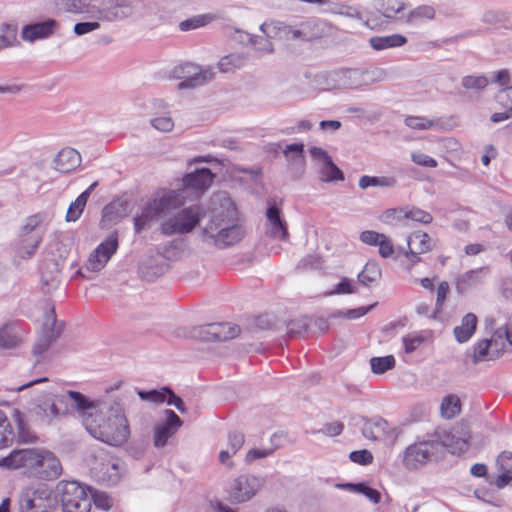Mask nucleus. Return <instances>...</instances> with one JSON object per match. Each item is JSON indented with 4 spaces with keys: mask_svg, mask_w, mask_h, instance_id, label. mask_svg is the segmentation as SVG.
Instances as JSON below:
<instances>
[{
    "mask_svg": "<svg viewBox=\"0 0 512 512\" xmlns=\"http://www.w3.org/2000/svg\"><path fill=\"white\" fill-rule=\"evenodd\" d=\"M84 426L92 437L111 446L124 444L130 435L122 403L117 400L102 401L97 414L84 416Z\"/></svg>",
    "mask_w": 512,
    "mask_h": 512,
    "instance_id": "f257e3e1",
    "label": "nucleus"
},
{
    "mask_svg": "<svg viewBox=\"0 0 512 512\" xmlns=\"http://www.w3.org/2000/svg\"><path fill=\"white\" fill-rule=\"evenodd\" d=\"M0 466L9 469L24 468L31 475L43 480L56 479L62 473L61 463L54 453L38 448L14 450L0 460Z\"/></svg>",
    "mask_w": 512,
    "mask_h": 512,
    "instance_id": "f03ea898",
    "label": "nucleus"
},
{
    "mask_svg": "<svg viewBox=\"0 0 512 512\" xmlns=\"http://www.w3.org/2000/svg\"><path fill=\"white\" fill-rule=\"evenodd\" d=\"M202 236L205 242L213 243L218 248L234 245L241 240L243 230L237 223L236 208L229 199L224 200L220 210L213 209Z\"/></svg>",
    "mask_w": 512,
    "mask_h": 512,
    "instance_id": "7ed1b4c3",
    "label": "nucleus"
},
{
    "mask_svg": "<svg viewBox=\"0 0 512 512\" xmlns=\"http://www.w3.org/2000/svg\"><path fill=\"white\" fill-rule=\"evenodd\" d=\"M266 37L255 36L253 46L261 52H272L273 46L268 38H277L283 41H311L319 36L315 22L312 19L296 24H287L280 21L262 24L260 26Z\"/></svg>",
    "mask_w": 512,
    "mask_h": 512,
    "instance_id": "20e7f679",
    "label": "nucleus"
},
{
    "mask_svg": "<svg viewBox=\"0 0 512 512\" xmlns=\"http://www.w3.org/2000/svg\"><path fill=\"white\" fill-rule=\"evenodd\" d=\"M183 205V197L174 190L158 191L134 218V229L140 233L153 220L166 219Z\"/></svg>",
    "mask_w": 512,
    "mask_h": 512,
    "instance_id": "39448f33",
    "label": "nucleus"
},
{
    "mask_svg": "<svg viewBox=\"0 0 512 512\" xmlns=\"http://www.w3.org/2000/svg\"><path fill=\"white\" fill-rule=\"evenodd\" d=\"M206 215L205 209L198 204L178 210L164 219L160 231L165 236L190 233Z\"/></svg>",
    "mask_w": 512,
    "mask_h": 512,
    "instance_id": "423d86ee",
    "label": "nucleus"
},
{
    "mask_svg": "<svg viewBox=\"0 0 512 512\" xmlns=\"http://www.w3.org/2000/svg\"><path fill=\"white\" fill-rule=\"evenodd\" d=\"M41 222L42 216L34 214L25 218L19 227L15 249L20 258H30L42 242L44 232L40 228Z\"/></svg>",
    "mask_w": 512,
    "mask_h": 512,
    "instance_id": "0eeeda50",
    "label": "nucleus"
},
{
    "mask_svg": "<svg viewBox=\"0 0 512 512\" xmlns=\"http://www.w3.org/2000/svg\"><path fill=\"white\" fill-rule=\"evenodd\" d=\"M19 512H55L57 499L46 485L28 487L18 498Z\"/></svg>",
    "mask_w": 512,
    "mask_h": 512,
    "instance_id": "6e6552de",
    "label": "nucleus"
},
{
    "mask_svg": "<svg viewBox=\"0 0 512 512\" xmlns=\"http://www.w3.org/2000/svg\"><path fill=\"white\" fill-rule=\"evenodd\" d=\"M215 73L211 67L202 68L193 63H182L173 68L171 77L181 80L177 89H194L203 86L214 79Z\"/></svg>",
    "mask_w": 512,
    "mask_h": 512,
    "instance_id": "1a4fd4ad",
    "label": "nucleus"
},
{
    "mask_svg": "<svg viewBox=\"0 0 512 512\" xmlns=\"http://www.w3.org/2000/svg\"><path fill=\"white\" fill-rule=\"evenodd\" d=\"M61 503L63 512H89L92 499L88 496L86 488L77 481H61Z\"/></svg>",
    "mask_w": 512,
    "mask_h": 512,
    "instance_id": "9d476101",
    "label": "nucleus"
},
{
    "mask_svg": "<svg viewBox=\"0 0 512 512\" xmlns=\"http://www.w3.org/2000/svg\"><path fill=\"white\" fill-rule=\"evenodd\" d=\"M440 450L441 443L438 440L411 444L404 451L403 464L408 470H418L432 461Z\"/></svg>",
    "mask_w": 512,
    "mask_h": 512,
    "instance_id": "9b49d317",
    "label": "nucleus"
},
{
    "mask_svg": "<svg viewBox=\"0 0 512 512\" xmlns=\"http://www.w3.org/2000/svg\"><path fill=\"white\" fill-rule=\"evenodd\" d=\"M90 470L93 477L105 485H116L120 480L119 463L99 450L93 455Z\"/></svg>",
    "mask_w": 512,
    "mask_h": 512,
    "instance_id": "f8f14e48",
    "label": "nucleus"
},
{
    "mask_svg": "<svg viewBox=\"0 0 512 512\" xmlns=\"http://www.w3.org/2000/svg\"><path fill=\"white\" fill-rule=\"evenodd\" d=\"M118 249V236L117 233H111L107 238L100 243L97 248L90 254L86 268L89 271L98 272L102 270L112 255Z\"/></svg>",
    "mask_w": 512,
    "mask_h": 512,
    "instance_id": "ddd939ff",
    "label": "nucleus"
},
{
    "mask_svg": "<svg viewBox=\"0 0 512 512\" xmlns=\"http://www.w3.org/2000/svg\"><path fill=\"white\" fill-rule=\"evenodd\" d=\"M60 334L61 327L56 325L55 310L54 307H51L46 313L43 332L33 345V354L38 356L46 352L51 344L59 338Z\"/></svg>",
    "mask_w": 512,
    "mask_h": 512,
    "instance_id": "4468645a",
    "label": "nucleus"
},
{
    "mask_svg": "<svg viewBox=\"0 0 512 512\" xmlns=\"http://www.w3.org/2000/svg\"><path fill=\"white\" fill-rule=\"evenodd\" d=\"M260 486L259 479L252 475H241L236 478L229 491L230 500L234 503H243L250 500Z\"/></svg>",
    "mask_w": 512,
    "mask_h": 512,
    "instance_id": "2eb2a0df",
    "label": "nucleus"
},
{
    "mask_svg": "<svg viewBox=\"0 0 512 512\" xmlns=\"http://www.w3.org/2000/svg\"><path fill=\"white\" fill-rule=\"evenodd\" d=\"M67 412L66 397L58 395L55 396L54 400L44 401L35 405L32 409V413L42 424H50L54 418L65 415Z\"/></svg>",
    "mask_w": 512,
    "mask_h": 512,
    "instance_id": "dca6fc26",
    "label": "nucleus"
},
{
    "mask_svg": "<svg viewBox=\"0 0 512 512\" xmlns=\"http://www.w3.org/2000/svg\"><path fill=\"white\" fill-rule=\"evenodd\" d=\"M164 423L156 425L154 429V446L157 448L164 447L168 439L171 438L177 430L182 426L183 422L173 410H165Z\"/></svg>",
    "mask_w": 512,
    "mask_h": 512,
    "instance_id": "f3484780",
    "label": "nucleus"
},
{
    "mask_svg": "<svg viewBox=\"0 0 512 512\" xmlns=\"http://www.w3.org/2000/svg\"><path fill=\"white\" fill-rule=\"evenodd\" d=\"M58 23L54 19H46L25 25L21 30V37L28 42L45 39L54 34Z\"/></svg>",
    "mask_w": 512,
    "mask_h": 512,
    "instance_id": "a211bd4d",
    "label": "nucleus"
},
{
    "mask_svg": "<svg viewBox=\"0 0 512 512\" xmlns=\"http://www.w3.org/2000/svg\"><path fill=\"white\" fill-rule=\"evenodd\" d=\"M266 218L269 226V235L278 240L286 241L289 238L287 223L281 215V210L275 203L270 204L266 210Z\"/></svg>",
    "mask_w": 512,
    "mask_h": 512,
    "instance_id": "6ab92c4d",
    "label": "nucleus"
},
{
    "mask_svg": "<svg viewBox=\"0 0 512 512\" xmlns=\"http://www.w3.org/2000/svg\"><path fill=\"white\" fill-rule=\"evenodd\" d=\"M167 269V264L159 255L145 256L138 266V272L142 279L152 282L162 276Z\"/></svg>",
    "mask_w": 512,
    "mask_h": 512,
    "instance_id": "aec40b11",
    "label": "nucleus"
},
{
    "mask_svg": "<svg viewBox=\"0 0 512 512\" xmlns=\"http://www.w3.org/2000/svg\"><path fill=\"white\" fill-rule=\"evenodd\" d=\"M100 20L115 21L125 19L133 14L134 8L128 0H105Z\"/></svg>",
    "mask_w": 512,
    "mask_h": 512,
    "instance_id": "412c9836",
    "label": "nucleus"
},
{
    "mask_svg": "<svg viewBox=\"0 0 512 512\" xmlns=\"http://www.w3.org/2000/svg\"><path fill=\"white\" fill-rule=\"evenodd\" d=\"M80 153L71 147L60 150L55 156L53 163L54 168L61 173H69L74 171L81 165Z\"/></svg>",
    "mask_w": 512,
    "mask_h": 512,
    "instance_id": "4be33fe9",
    "label": "nucleus"
},
{
    "mask_svg": "<svg viewBox=\"0 0 512 512\" xmlns=\"http://www.w3.org/2000/svg\"><path fill=\"white\" fill-rule=\"evenodd\" d=\"M213 179L214 174L209 168H200L183 177V186L186 189L203 192L210 187Z\"/></svg>",
    "mask_w": 512,
    "mask_h": 512,
    "instance_id": "5701e85b",
    "label": "nucleus"
},
{
    "mask_svg": "<svg viewBox=\"0 0 512 512\" xmlns=\"http://www.w3.org/2000/svg\"><path fill=\"white\" fill-rule=\"evenodd\" d=\"M62 396L66 397V403L68 400H71L75 406V408L79 411L82 421L84 422V416L85 415H94L98 413V410L100 409V402H92L90 401L86 396H84L82 393L77 391H67Z\"/></svg>",
    "mask_w": 512,
    "mask_h": 512,
    "instance_id": "b1692460",
    "label": "nucleus"
},
{
    "mask_svg": "<svg viewBox=\"0 0 512 512\" xmlns=\"http://www.w3.org/2000/svg\"><path fill=\"white\" fill-rule=\"evenodd\" d=\"M334 77L342 88L357 89L363 86L361 69H341L335 72Z\"/></svg>",
    "mask_w": 512,
    "mask_h": 512,
    "instance_id": "393cba45",
    "label": "nucleus"
},
{
    "mask_svg": "<svg viewBox=\"0 0 512 512\" xmlns=\"http://www.w3.org/2000/svg\"><path fill=\"white\" fill-rule=\"evenodd\" d=\"M61 268L58 262L48 260L41 268V281L47 286V290L55 289L60 283Z\"/></svg>",
    "mask_w": 512,
    "mask_h": 512,
    "instance_id": "a878e982",
    "label": "nucleus"
},
{
    "mask_svg": "<svg viewBox=\"0 0 512 512\" xmlns=\"http://www.w3.org/2000/svg\"><path fill=\"white\" fill-rule=\"evenodd\" d=\"M477 317L473 313L466 314L461 321L460 326L454 328V335L459 343L467 342L474 334L477 327Z\"/></svg>",
    "mask_w": 512,
    "mask_h": 512,
    "instance_id": "bb28decb",
    "label": "nucleus"
},
{
    "mask_svg": "<svg viewBox=\"0 0 512 512\" xmlns=\"http://www.w3.org/2000/svg\"><path fill=\"white\" fill-rule=\"evenodd\" d=\"M452 437H458V442L452 444V453H463L468 450L471 439L469 426L464 423H458L452 429Z\"/></svg>",
    "mask_w": 512,
    "mask_h": 512,
    "instance_id": "cd10ccee",
    "label": "nucleus"
},
{
    "mask_svg": "<svg viewBox=\"0 0 512 512\" xmlns=\"http://www.w3.org/2000/svg\"><path fill=\"white\" fill-rule=\"evenodd\" d=\"M407 39L400 34L388 36H374L369 39V43L374 50L380 51L388 48L400 47L406 44Z\"/></svg>",
    "mask_w": 512,
    "mask_h": 512,
    "instance_id": "c85d7f7f",
    "label": "nucleus"
},
{
    "mask_svg": "<svg viewBox=\"0 0 512 512\" xmlns=\"http://www.w3.org/2000/svg\"><path fill=\"white\" fill-rule=\"evenodd\" d=\"M214 341H227L240 334V327L230 323H210Z\"/></svg>",
    "mask_w": 512,
    "mask_h": 512,
    "instance_id": "c756f323",
    "label": "nucleus"
},
{
    "mask_svg": "<svg viewBox=\"0 0 512 512\" xmlns=\"http://www.w3.org/2000/svg\"><path fill=\"white\" fill-rule=\"evenodd\" d=\"M407 249L420 254L427 253L431 250V238L426 232L417 231L412 233L407 238Z\"/></svg>",
    "mask_w": 512,
    "mask_h": 512,
    "instance_id": "7c9ffc66",
    "label": "nucleus"
},
{
    "mask_svg": "<svg viewBox=\"0 0 512 512\" xmlns=\"http://www.w3.org/2000/svg\"><path fill=\"white\" fill-rule=\"evenodd\" d=\"M20 343V337L15 330L13 322L5 323L0 327V348L9 350L16 348Z\"/></svg>",
    "mask_w": 512,
    "mask_h": 512,
    "instance_id": "2f4dec72",
    "label": "nucleus"
},
{
    "mask_svg": "<svg viewBox=\"0 0 512 512\" xmlns=\"http://www.w3.org/2000/svg\"><path fill=\"white\" fill-rule=\"evenodd\" d=\"M382 275L381 268L376 261H368L363 270L358 274V281L364 286L377 283Z\"/></svg>",
    "mask_w": 512,
    "mask_h": 512,
    "instance_id": "473e14b6",
    "label": "nucleus"
},
{
    "mask_svg": "<svg viewBox=\"0 0 512 512\" xmlns=\"http://www.w3.org/2000/svg\"><path fill=\"white\" fill-rule=\"evenodd\" d=\"M318 173L323 182L344 180L343 172L334 164L332 158L318 165Z\"/></svg>",
    "mask_w": 512,
    "mask_h": 512,
    "instance_id": "72a5a7b5",
    "label": "nucleus"
},
{
    "mask_svg": "<svg viewBox=\"0 0 512 512\" xmlns=\"http://www.w3.org/2000/svg\"><path fill=\"white\" fill-rule=\"evenodd\" d=\"M387 427L388 422L384 419L366 421L362 427V434L367 439L378 440L384 436Z\"/></svg>",
    "mask_w": 512,
    "mask_h": 512,
    "instance_id": "f704fd0d",
    "label": "nucleus"
},
{
    "mask_svg": "<svg viewBox=\"0 0 512 512\" xmlns=\"http://www.w3.org/2000/svg\"><path fill=\"white\" fill-rule=\"evenodd\" d=\"M404 123L411 129L428 130L432 128L444 129L443 123L440 120H432L422 116H408L405 118Z\"/></svg>",
    "mask_w": 512,
    "mask_h": 512,
    "instance_id": "c9c22d12",
    "label": "nucleus"
},
{
    "mask_svg": "<svg viewBox=\"0 0 512 512\" xmlns=\"http://www.w3.org/2000/svg\"><path fill=\"white\" fill-rule=\"evenodd\" d=\"M380 220L388 225L408 226L406 207L387 209L382 213Z\"/></svg>",
    "mask_w": 512,
    "mask_h": 512,
    "instance_id": "e433bc0d",
    "label": "nucleus"
},
{
    "mask_svg": "<svg viewBox=\"0 0 512 512\" xmlns=\"http://www.w3.org/2000/svg\"><path fill=\"white\" fill-rule=\"evenodd\" d=\"M358 185L363 190L369 187H395L396 180L393 177L364 175L360 177Z\"/></svg>",
    "mask_w": 512,
    "mask_h": 512,
    "instance_id": "4c0bfd02",
    "label": "nucleus"
},
{
    "mask_svg": "<svg viewBox=\"0 0 512 512\" xmlns=\"http://www.w3.org/2000/svg\"><path fill=\"white\" fill-rule=\"evenodd\" d=\"M404 8L405 2L403 0H378V10L388 19H394Z\"/></svg>",
    "mask_w": 512,
    "mask_h": 512,
    "instance_id": "58836bf2",
    "label": "nucleus"
},
{
    "mask_svg": "<svg viewBox=\"0 0 512 512\" xmlns=\"http://www.w3.org/2000/svg\"><path fill=\"white\" fill-rule=\"evenodd\" d=\"M15 436L16 435L6 414L0 410V449L11 445Z\"/></svg>",
    "mask_w": 512,
    "mask_h": 512,
    "instance_id": "ea45409f",
    "label": "nucleus"
},
{
    "mask_svg": "<svg viewBox=\"0 0 512 512\" xmlns=\"http://www.w3.org/2000/svg\"><path fill=\"white\" fill-rule=\"evenodd\" d=\"M461 402L458 396L449 395L442 400L440 411L442 417L451 419L460 413Z\"/></svg>",
    "mask_w": 512,
    "mask_h": 512,
    "instance_id": "a19ab883",
    "label": "nucleus"
},
{
    "mask_svg": "<svg viewBox=\"0 0 512 512\" xmlns=\"http://www.w3.org/2000/svg\"><path fill=\"white\" fill-rule=\"evenodd\" d=\"M12 418L14 419L17 429H18V438L22 442H34L37 437L29 431L26 426V423L23 419V414L18 409L12 410Z\"/></svg>",
    "mask_w": 512,
    "mask_h": 512,
    "instance_id": "79ce46f5",
    "label": "nucleus"
},
{
    "mask_svg": "<svg viewBox=\"0 0 512 512\" xmlns=\"http://www.w3.org/2000/svg\"><path fill=\"white\" fill-rule=\"evenodd\" d=\"M370 366L374 374L381 375L395 367V358L393 355L372 357L370 359Z\"/></svg>",
    "mask_w": 512,
    "mask_h": 512,
    "instance_id": "37998d69",
    "label": "nucleus"
},
{
    "mask_svg": "<svg viewBox=\"0 0 512 512\" xmlns=\"http://www.w3.org/2000/svg\"><path fill=\"white\" fill-rule=\"evenodd\" d=\"M87 194H80L75 201H73L67 210L66 221L75 222L82 215L87 203Z\"/></svg>",
    "mask_w": 512,
    "mask_h": 512,
    "instance_id": "c03bdc74",
    "label": "nucleus"
},
{
    "mask_svg": "<svg viewBox=\"0 0 512 512\" xmlns=\"http://www.w3.org/2000/svg\"><path fill=\"white\" fill-rule=\"evenodd\" d=\"M363 86L380 83L388 79V73L382 68L361 69Z\"/></svg>",
    "mask_w": 512,
    "mask_h": 512,
    "instance_id": "a18cd8bd",
    "label": "nucleus"
},
{
    "mask_svg": "<svg viewBox=\"0 0 512 512\" xmlns=\"http://www.w3.org/2000/svg\"><path fill=\"white\" fill-rule=\"evenodd\" d=\"M494 359L495 357H492V350L489 346L488 339L480 340L475 344L472 359L474 364Z\"/></svg>",
    "mask_w": 512,
    "mask_h": 512,
    "instance_id": "49530a36",
    "label": "nucleus"
},
{
    "mask_svg": "<svg viewBox=\"0 0 512 512\" xmlns=\"http://www.w3.org/2000/svg\"><path fill=\"white\" fill-rule=\"evenodd\" d=\"M435 17V9L429 5H421L410 11L407 15V23H415L418 20H431Z\"/></svg>",
    "mask_w": 512,
    "mask_h": 512,
    "instance_id": "de8ad7c7",
    "label": "nucleus"
},
{
    "mask_svg": "<svg viewBox=\"0 0 512 512\" xmlns=\"http://www.w3.org/2000/svg\"><path fill=\"white\" fill-rule=\"evenodd\" d=\"M244 57L239 54H230L220 59L218 67L222 72H231L244 65Z\"/></svg>",
    "mask_w": 512,
    "mask_h": 512,
    "instance_id": "09e8293b",
    "label": "nucleus"
},
{
    "mask_svg": "<svg viewBox=\"0 0 512 512\" xmlns=\"http://www.w3.org/2000/svg\"><path fill=\"white\" fill-rule=\"evenodd\" d=\"M506 342L507 340L504 333L502 332V329L496 330L491 339H488L489 346L492 350V357L497 359L503 354L506 348Z\"/></svg>",
    "mask_w": 512,
    "mask_h": 512,
    "instance_id": "8fccbe9b",
    "label": "nucleus"
},
{
    "mask_svg": "<svg viewBox=\"0 0 512 512\" xmlns=\"http://www.w3.org/2000/svg\"><path fill=\"white\" fill-rule=\"evenodd\" d=\"M406 213L408 224L409 221H413L426 225L433 221V217L429 212H426L415 206H406Z\"/></svg>",
    "mask_w": 512,
    "mask_h": 512,
    "instance_id": "3c124183",
    "label": "nucleus"
},
{
    "mask_svg": "<svg viewBox=\"0 0 512 512\" xmlns=\"http://www.w3.org/2000/svg\"><path fill=\"white\" fill-rule=\"evenodd\" d=\"M488 83L489 81L485 76L468 75L464 76L461 80V85L463 88L475 91L483 90L488 85Z\"/></svg>",
    "mask_w": 512,
    "mask_h": 512,
    "instance_id": "603ef678",
    "label": "nucleus"
},
{
    "mask_svg": "<svg viewBox=\"0 0 512 512\" xmlns=\"http://www.w3.org/2000/svg\"><path fill=\"white\" fill-rule=\"evenodd\" d=\"M311 322L312 321L310 319L305 317L301 319L292 320L287 324V334L290 337L300 336L303 333L307 332Z\"/></svg>",
    "mask_w": 512,
    "mask_h": 512,
    "instance_id": "864d4df0",
    "label": "nucleus"
},
{
    "mask_svg": "<svg viewBox=\"0 0 512 512\" xmlns=\"http://www.w3.org/2000/svg\"><path fill=\"white\" fill-rule=\"evenodd\" d=\"M210 20L211 17L209 15L194 16L192 18L181 21L179 24V29L183 32L194 30L205 26Z\"/></svg>",
    "mask_w": 512,
    "mask_h": 512,
    "instance_id": "5fc2aeb1",
    "label": "nucleus"
},
{
    "mask_svg": "<svg viewBox=\"0 0 512 512\" xmlns=\"http://www.w3.org/2000/svg\"><path fill=\"white\" fill-rule=\"evenodd\" d=\"M105 0H83V13L100 20L103 14Z\"/></svg>",
    "mask_w": 512,
    "mask_h": 512,
    "instance_id": "6e6d98bb",
    "label": "nucleus"
},
{
    "mask_svg": "<svg viewBox=\"0 0 512 512\" xmlns=\"http://www.w3.org/2000/svg\"><path fill=\"white\" fill-rule=\"evenodd\" d=\"M373 307H374V305H370L367 307H358V308H354V309H348L345 311L339 310L336 313H333L332 316L333 317H345L350 320L357 319V318H360V317L366 315Z\"/></svg>",
    "mask_w": 512,
    "mask_h": 512,
    "instance_id": "4d7b16f0",
    "label": "nucleus"
},
{
    "mask_svg": "<svg viewBox=\"0 0 512 512\" xmlns=\"http://www.w3.org/2000/svg\"><path fill=\"white\" fill-rule=\"evenodd\" d=\"M210 324L196 326L189 332V337L201 341H214Z\"/></svg>",
    "mask_w": 512,
    "mask_h": 512,
    "instance_id": "13d9d810",
    "label": "nucleus"
},
{
    "mask_svg": "<svg viewBox=\"0 0 512 512\" xmlns=\"http://www.w3.org/2000/svg\"><path fill=\"white\" fill-rule=\"evenodd\" d=\"M495 99L501 106L512 112V85L500 89Z\"/></svg>",
    "mask_w": 512,
    "mask_h": 512,
    "instance_id": "bf43d9fd",
    "label": "nucleus"
},
{
    "mask_svg": "<svg viewBox=\"0 0 512 512\" xmlns=\"http://www.w3.org/2000/svg\"><path fill=\"white\" fill-rule=\"evenodd\" d=\"M138 396L145 401H150L153 403H163L166 400V391L163 389L161 391L158 390H150V391H138Z\"/></svg>",
    "mask_w": 512,
    "mask_h": 512,
    "instance_id": "052dcab7",
    "label": "nucleus"
},
{
    "mask_svg": "<svg viewBox=\"0 0 512 512\" xmlns=\"http://www.w3.org/2000/svg\"><path fill=\"white\" fill-rule=\"evenodd\" d=\"M403 344L406 353L414 352L423 342L424 337L418 334H408L403 337Z\"/></svg>",
    "mask_w": 512,
    "mask_h": 512,
    "instance_id": "680f3d73",
    "label": "nucleus"
},
{
    "mask_svg": "<svg viewBox=\"0 0 512 512\" xmlns=\"http://www.w3.org/2000/svg\"><path fill=\"white\" fill-rule=\"evenodd\" d=\"M292 153L290 160L296 162H303L304 160V145L302 143H293L286 146L284 150V154L286 157H289V154Z\"/></svg>",
    "mask_w": 512,
    "mask_h": 512,
    "instance_id": "e2e57ef3",
    "label": "nucleus"
},
{
    "mask_svg": "<svg viewBox=\"0 0 512 512\" xmlns=\"http://www.w3.org/2000/svg\"><path fill=\"white\" fill-rule=\"evenodd\" d=\"M245 436L241 432H231L228 435V448L231 453L236 454L243 446Z\"/></svg>",
    "mask_w": 512,
    "mask_h": 512,
    "instance_id": "0e129e2a",
    "label": "nucleus"
},
{
    "mask_svg": "<svg viewBox=\"0 0 512 512\" xmlns=\"http://www.w3.org/2000/svg\"><path fill=\"white\" fill-rule=\"evenodd\" d=\"M349 458L352 462L360 465H368L373 461L372 453L365 449L352 451L349 455Z\"/></svg>",
    "mask_w": 512,
    "mask_h": 512,
    "instance_id": "69168bd1",
    "label": "nucleus"
},
{
    "mask_svg": "<svg viewBox=\"0 0 512 512\" xmlns=\"http://www.w3.org/2000/svg\"><path fill=\"white\" fill-rule=\"evenodd\" d=\"M411 159L415 164L423 167L434 168L437 166V161L434 158L419 151L412 152Z\"/></svg>",
    "mask_w": 512,
    "mask_h": 512,
    "instance_id": "338daca9",
    "label": "nucleus"
},
{
    "mask_svg": "<svg viewBox=\"0 0 512 512\" xmlns=\"http://www.w3.org/2000/svg\"><path fill=\"white\" fill-rule=\"evenodd\" d=\"M499 471L512 472V453L503 451L496 460Z\"/></svg>",
    "mask_w": 512,
    "mask_h": 512,
    "instance_id": "774afa93",
    "label": "nucleus"
}]
</instances>
